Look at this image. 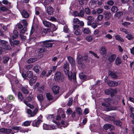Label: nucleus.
Listing matches in <instances>:
<instances>
[{
  "label": "nucleus",
  "mask_w": 134,
  "mask_h": 134,
  "mask_svg": "<svg viewBox=\"0 0 134 134\" xmlns=\"http://www.w3.org/2000/svg\"><path fill=\"white\" fill-rule=\"evenodd\" d=\"M24 103L28 107H29L31 109H33L34 108V106L30 104H29L27 102V100H24Z\"/></svg>",
  "instance_id": "obj_34"
},
{
  "label": "nucleus",
  "mask_w": 134,
  "mask_h": 134,
  "mask_svg": "<svg viewBox=\"0 0 134 134\" xmlns=\"http://www.w3.org/2000/svg\"><path fill=\"white\" fill-rule=\"evenodd\" d=\"M82 31L84 33L88 34L90 33L91 30L89 28H82Z\"/></svg>",
  "instance_id": "obj_25"
},
{
  "label": "nucleus",
  "mask_w": 134,
  "mask_h": 134,
  "mask_svg": "<svg viewBox=\"0 0 134 134\" xmlns=\"http://www.w3.org/2000/svg\"><path fill=\"white\" fill-rule=\"evenodd\" d=\"M103 9L98 8L97 10V13L98 14H101L103 12Z\"/></svg>",
  "instance_id": "obj_61"
},
{
  "label": "nucleus",
  "mask_w": 134,
  "mask_h": 134,
  "mask_svg": "<svg viewBox=\"0 0 134 134\" xmlns=\"http://www.w3.org/2000/svg\"><path fill=\"white\" fill-rule=\"evenodd\" d=\"M17 96L18 99L20 102L23 101L24 102V100L25 99H24L23 94L20 91H18Z\"/></svg>",
  "instance_id": "obj_14"
},
{
  "label": "nucleus",
  "mask_w": 134,
  "mask_h": 134,
  "mask_svg": "<svg viewBox=\"0 0 134 134\" xmlns=\"http://www.w3.org/2000/svg\"><path fill=\"white\" fill-rule=\"evenodd\" d=\"M22 15L23 17L24 18H27L29 16V13L25 10L23 11Z\"/></svg>",
  "instance_id": "obj_30"
},
{
  "label": "nucleus",
  "mask_w": 134,
  "mask_h": 134,
  "mask_svg": "<svg viewBox=\"0 0 134 134\" xmlns=\"http://www.w3.org/2000/svg\"><path fill=\"white\" fill-rule=\"evenodd\" d=\"M41 47L37 49V51L38 53H41L43 52H46L47 51L46 48L43 47L42 44L41 45Z\"/></svg>",
  "instance_id": "obj_18"
},
{
  "label": "nucleus",
  "mask_w": 134,
  "mask_h": 134,
  "mask_svg": "<svg viewBox=\"0 0 134 134\" xmlns=\"http://www.w3.org/2000/svg\"><path fill=\"white\" fill-rule=\"evenodd\" d=\"M127 35L126 36V37L129 40H131L133 39V37L132 35L130 34H126Z\"/></svg>",
  "instance_id": "obj_48"
},
{
  "label": "nucleus",
  "mask_w": 134,
  "mask_h": 134,
  "mask_svg": "<svg viewBox=\"0 0 134 134\" xmlns=\"http://www.w3.org/2000/svg\"><path fill=\"white\" fill-rule=\"evenodd\" d=\"M122 14L123 13L122 12H119L116 13L115 14V15L118 18H120Z\"/></svg>",
  "instance_id": "obj_52"
},
{
  "label": "nucleus",
  "mask_w": 134,
  "mask_h": 134,
  "mask_svg": "<svg viewBox=\"0 0 134 134\" xmlns=\"http://www.w3.org/2000/svg\"><path fill=\"white\" fill-rule=\"evenodd\" d=\"M0 42L2 44V45L1 46L2 47H3V46H4V45H5L6 43H8L6 41L4 40H1Z\"/></svg>",
  "instance_id": "obj_59"
},
{
  "label": "nucleus",
  "mask_w": 134,
  "mask_h": 134,
  "mask_svg": "<svg viewBox=\"0 0 134 134\" xmlns=\"http://www.w3.org/2000/svg\"><path fill=\"white\" fill-rule=\"evenodd\" d=\"M3 49L5 50H10L11 49L10 46L9 45L8 43H7L5 45H4L3 47H2Z\"/></svg>",
  "instance_id": "obj_24"
},
{
  "label": "nucleus",
  "mask_w": 134,
  "mask_h": 134,
  "mask_svg": "<svg viewBox=\"0 0 134 134\" xmlns=\"http://www.w3.org/2000/svg\"><path fill=\"white\" fill-rule=\"evenodd\" d=\"M67 58L71 66L72 67H74L75 65V62L74 59L70 56H68L67 57Z\"/></svg>",
  "instance_id": "obj_12"
},
{
  "label": "nucleus",
  "mask_w": 134,
  "mask_h": 134,
  "mask_svg": "<svg viewBox=\"0 0 134 134\" xmlns=\"http://www.w3.org/2000/svg\"><path fill=\"white\" fill-rule=\"evenodd\" d=\"M105 81L107 82L108 85L109 87H114L117 86L118 84L117 82L114 81H108V80L107 77V78H105Z\"/></svg>",
  "instance_id": "obj_8"
},
{
  "label": "nucleus",
  "mask_w": 134,
  "mask_h": 134,
  "mask_svg": "<svg viewBox=\"0 0 134 134\" xmlns=\"http://www.w3.org/2000/svg\"><path fill=\"white\" fill-rule=\"evenodd\" d=\"M37 98L39 101L40 102L43 101L44 100L43 96L41 94H39L37 96Z\"/></svg>",
  "instance_id": "obj_37"
},
{
  "label": "nucleus",
  "mask_w": 134,
  "mask_h": 134,
  "mask_svg": "<svg viewBox=\"0 0 134 134\" xmlns=\"http://www.w3.org/2000/svg\"><path fill=\"white\" fill-rule=\"evenodd\" d=\"M54 41V40L51 39L43 41L42 42L43 46V47L47 48H51L52 47L53 44H54V43L51 42H53Z\"/></svg>",
  "instance_id": "obj_4"
},
{
  "label": "nucleus",
  "mask_w": 134,
  "mask_h": 134,
  "mask_svg": "<svg viewBox=\"0 0 134 134\" xmlns=\"http://www.w3.org/2000/svg\"><path fill=\"white\" fill-rule=\"evenodd\" d=\"M115 38L116 40L119 41L121 42H123L124 41V40L119 35H116L115 36Z\"/></svg>",
  "instance_id": "obj_27"
},
{
  "label": "nucleus",
  "mask_w": 134,
  "mask_h": 134,
  "mask_svg": "<svg viewBox=\"0 0 134 134\" xmlns=\"http://www.w3.org/2000/svg\"><path fill=\"white\" fill-rule=\"evenodd\" d=\"M120 30L121 31L124 32L125 34H128L129 33L127 30L123 28H121Z\"/></svg>",
  "instance_id": "obj_55"
},
{
  "label": "nucleus",
  "mask_w": 134,
  "mask_h": 134,
  "mask_svg": "<svg viewBox=\"0 0 134 134\" xmlns=\"http://www.w3.org/2000/svg\"><path fill=\"white\" fill-rule=\"evenodd\" d=\"M80 21V20L77 18H74L73 20L74 23L77 24L79 23Z\"/></svg>",
  "instance_id": "obj_58"
},
{
  "label": "nucleus",
  "mask_w": 134,
  "mask_h": 134,
  "mask_svg": "<svg viewBox=\"0 0 134 134\" xmlns=\"http://www.w3.org/2000/svg\"><path fill=\"white\" fill-rule=\"evenodd\" d=\"M77 62L79 64H81L83 63V57L81 55L78 54L77 57Z\"/></svg>",
  "instance_id": "obj_16"
},
{
  "label": "nucleus",
  "mask_w": 134,
  "mask_h": 134,
  "mask_svg": "<svg viewBox=\"0 0 134 134\" xmlns=\"http://www.w3.org/2000/svg\"><path fill=\"white\" fill-rule=\"evenodd\" d=\"M26 31L27 29L26 27H24L20 30V32L21 34H24Z\"/></svg>",
  "instance_id": "obj_64"
},
{
  "label": "nucleus",
  "mask_w": 134,
  "mask_h": 134,
  "mask_svg": "<svg viewBox=\"0 0 134 134\" xmlns=\"http://www.w3.org/2000/svg\"><path fill=\"white\" fill-rule=\"evenodd\" d=\"M93 39V36L92 35H90L87 36L86 37V40L88 42H91Z\"/></svg>",
  "instance_id": "obj_33"
},
{
  "label": "nucleus",
  "mask_w": 134,
  "mask_h": 134,
  "mask_svg": "<svg viewBox=\"0 0 134 134\" xmlns=\"http://www.w3.org/2000/svg\"><path fill=\"white\" fill-rule=\"evenodd\" d=\"M54 12V9L51 6H49L47 9V13L49 15H52Z\"/></svg>",
  "instance_id": "obj_23"
},
{
  "label": "nucleus",
  "mask_w": 134,
  "mask_h": 134,
  "mask_svg": "<svg viewBox=\"0 0 134 134\" xmlns=\"http://www.w3.org/2000/svg\"><path fill=\"white\" fill-rule=\"evenodd\" d=\"M72 72L69 71L68 74H66V75L68 76L69 79L71 80L72 79Z\"/></svg>",
  "instance_id": "obj_44"
},
{
  "label": "nucleus",
  "mask_w": 134,
  "mask_h": 134,
  "mask_svg": "<svg viewBox=\"0 0 134 134\" xmlns=\"http://www.w3.org/2000/svg\"><path fill=\"white\" fill-rule=\"evenodd\" d=\"M117 73V72H115L111 70H109L108 72L109 75L113 79H116L118 78V76Z\"/></svg>",
  "instance_id": "obj_9"
},
{
  "label": "nucleus",
  "mask_w": 134,
  "mask_h": 134,
  "mask_svg": "<svg viewBox=\"0 0 134 134\" xmlns=\"http://www.w3.org/2000/svg\"><path fill=\"white\" fill-rule=\"evenodd\" d=\"M9 59V58L8 56L6 57L4 60L3 61V62L4 64L7 63Z\"/></svg>",
  "instance_id": "obj_54"
},
{
  "label": "nucleus",
  "mask_w": 134,
  "mask_h": 134,
  "mask_svg": "<svg viewBox=\"0 0 134 134\" xmlns=\"http://www.w3.org/2000/svg\"><path fill=\"white\" fill-rule=\"evenodd\" d=\"M59 87L57 86H54L52 88L53 92L55 95L59 93Z\"/></svg>",
  "instance_id": "obj_15"
},
{
  "label": "nucleus",
  "mask_w": 134,
  "mask_h": 134,
  "mask_svg": "<svg viewBox=\"0 0 134 134\" xmlns=\"http://www.w3.org/2000/svg\"><path fill=\"white\" fill-rule=\"evenodd\" d=\"M42 121L41 120L38 119L37 121H34L32 123V125L34 127H38Z\"/></svg>",
  "instance_id": "obj_19"
},
{
  "label": "nucleus",
  "mask_w": 134,
  "mask_h": 134,
  "mask_svg": "<svg viewBox=\"0 0 134 134\" xmlns=\"http://www.w3.org/2000/svg\"><path fill=\"white\" fill-rule=\"evenodd\" d=\"M42 22L45 26L47 27H50V28H53V31H55L57 29L54 24L47 21L46 20H42Z\"/></svg>",
  "instance_id": "obj_5"
},
{
  "label": "nucleus",
  "mask_w": 134,
  "mask_h": 134,
  "mask_svg": "<svg viewBox=\"0 0 134 134\" xmlns=\"http://www.w3.org/2000/svg\"><path fill=\"white\" fill-rule=\"evenodd\" d=\"M54 78L56 82H63L64 80V77L63 74L59 71H57L55 73Z\"/></svg>",
  "instance_id": "obj_3"
},
{
  "label": "nucleus",
  "mask_w": 134,
  "mask_h": 134,
  "mask_svg": "<svg viewBox=\"0 0 134 134\" xmlns=\"http://www.w3.org/2000/svg\"><path fill=\"white\" fill-rule=\"evenodd\" d=\"M105 92L106 94L110 95L111 97L114 96L116 94V91L111 88L108 89L105 91Z\"/></svg>",
  "instance_id": "obj_6"
},
{
  "label": "nucleus",
  "mask_w": 134,
  "mask_h": 134,
  "mask_svg": "<svg viewBox=\"0 0 134 134\" xmlns=\"http://www.w3.org/2000/svg\"><path fill=\"white\" fill-rule=\"evenodd\" d=\"M38 109L37 108H35L34 110L33 111L32 113L31 114V117H33L35 115H36V114L37 113L38 111Z\"/></svg>",
  "instance_id": "obj_40"
},
{
  "label": "nucleus",
  "mask_w": 134,
  "mask_h": 134,
  "mask_svg": "<svg viewBox=\"0 0 134 134\" xmlns=\"http://www.w3.org/2000/svg\"><path fill=\"white\" fill-rule=\"evenodd\" d=\"M33 98V97L32 96V95L30 96V95L29 96L26 98L25 100H27V102H30L32 100Z\"/></svg>",
  "instance_id": "obj_45"
},
{
  "label": "nucleus",
  "mask_w": 134,
  "mask_h": 134,
  "mask_svg": "<svg viewBox=\"0 0 134 134\" xmlns=\"http://www.w3.org/2000/svg\"><path fill=\"white\" fill-rule=\"evenodd\" d=\"M79 77L81 79L83 80L86 79L87 78V76L86 75L82 73L80 74Z\"/></svg>",
  "instance_id": "obj_42"
},
{
  "label": "nucleus",
  "mask_w": 134,
  "mask_h": 134,
  "mask_svg": "<svg viewBox=\"0 0 134 134\" xmlns=\"http://www.w3.org/2000/svg\"><path fill=\"white\" fill-rule=\"evenodd\" d=\"M46 97L49 100H52L53 99L52 96L50 93H47L46 94Z\"/></svg>",
  "instance_id": "obj_36"
},
{
  "label": "nucleus",
  "mask_w": 134,
  "mask_h": 134,
  "mask_svg": "<svg viewBox=\"0 0 134 134\" xmlns=\"http://www.w3.org/2000/svg\"><path fill=\"white\" fill-rule=\"evenodd\" d=\"M103 18V16L102 15H99L97 17V18L98 20L100 21L102 20Z\"/></svg>",
  "instance_id": "obj_60"
},
{
  "label": "nucleus",
  "mask_w": 134,
  "mask_h": 134,
  "mask_svg": "<svg viewBox=\"0 0 134 134\" xmlns=\"http://www.w3.org/2000/svg\"><path fill=\"white\" fill-rule=\"evenodd\" d=\"M26 72L27 79L28 78H31L29 81V83L30 84H32L36 81L37 77L34 75L32 71L28 70Z\"/></svg>",
  "instance_id": "obj_1"
},
{
  "label": "nucleus",
  "mask_w": 134,
  "mask_h": 134,
  "mask_svg": "<svg viewBox=\"0 0 134 134\" xmlns=\"http://www.w3.org/2000/svg\"><path fill=\"white\" fill-rule=\"evenodd\" d=\"M14 97L13 95H9L8 96L7 99L8 101L13 100L14 99Z\"/></svg>",
  "instance_id": "obj_43"
},
{
  "label": "nucleus",
  "mask_w": 134,
  "mask_h": 134,
  "mask_svg": "<svg viewBox=\"0 0 134 134\" xmlns=\"http://www.w3.org/2000/svg\"><path fill=\"white\" fill-rule=\"evenodd\" d=\"M106 52L107 50L104 47H102L99 50L100 53L102 55H105Z\"/></svg>",
  "instance_id": "obj_22"
},
{
  "label": "nucleus",
  "mask_w": 134,
  "mask_h": 134,
  "mask_svg": "<svg viewBox=\"0 0 134 134\" xmlns=\"http://www.w3.org/2000/svg\"><path fill=\"white\" fill-rule=\"evenodd\" d=\"M130 23L128 22H125L124 23H122V25L124 26L125 27H128L127 25H130Z\"/></svg>",
  "instance_id": "obj_53"
},
{
  "label": "nucleus",
  "mask_w": 134,
  "mask_h": 134,
  "mask_svg": "<svg viewBox=\"0 0 134 134\" xmlns=\"http://www.w3.org/2000/svg\"><path fill=\"white\" fill-rule=\"evenodd\" d=\"M12 108V105L10 104H7L6 106L4 108V110L6 112H9L11 111V109Z\"/></svg>",
  "instance_id": "obj_21"
},
{
  "label": "nucleus",
  "mask_w": 134,
  "mask_h": 134,
  "mask_svg": "<svg viewBox=\"0 0 134 134\" xmlns=\"http://www.w3.org/2000/svg\"><path fill=\"white\" fill-rule=\"evenodd\" d=\"M45 86L44 85L38 87L37 89V91L39 93H42L44 90Z\"/></svg>",
  "instance_id": "obj_28"
},
{
  "label": "nucleus",
  "mask_w": 134,
  "mask_h": 134,
  "mask_svg": "<svg viewBox=\"0 0 134 134\" xmlns=\"http://www.w3.org/2000/svg\"><path fill=\"white\" fill-rule=\"evenodd\" d=\"M113 123L118 126H121L122 125V122L119 120H115L113 121Z\"/></svg>",
  "instance_id": "obj_26"
},
{
  "label": "nucleus",
  "mask_w": 134,
  "mask_h": 134,
  "mask_svg": "<svg viewBox=\"0 0 134 134\" xmlns=\"http://www.w3.org/2000/svg\"><path fill=\"white\" fill-rule=\"evenodd\" d=\"M77 25H79L80 27V28H81V27H83L84 26V23L82 21H80L79 23Z\"/></svg>",
  "instance_id": "obj_63"
},
{
  "label": "nucleus",
  "mask_w": 134,
  "mask_h": 134,
  "mask_svg": "<svg viewBox=\"0 0 134 134\" xmlns=\"http://www.w3.org/2000/svg\"><path fill=\"white\" fill-rule=\"evenodd\" d=\"M89 53H90L92 54L95 57L98 59L99 58V57L98 56L97 54L94 53V52H93L92 51H89Z\"/></svg>",
  "instance_id": "obj_57"
},
{
  "label": "nucleus",
  "mask_w": 134,
  "mask_h": 134,
  "mask_svg": "<svg viewBox=\"0 0 134 134\" xmlns=\"http://www.w3.org/2000/svg\"><path fill=\"white\" fill-rule=\"evenodd\" d=\"M104 101L105 102L102 103V105L106 108L107 111H109L112 110V109L111 107V98H105L104 99Z\"/></svg>",
  "instance_id": "obj_2"
},
{
  "label": "nucleus",
  "mask_w": 134,
  "mask_h": 134,
  "mask_svg": "<svg viewBox=\"0 0 134 134\" xmlns=\"http://www.w3.org/2000/svg\"><path fill=\"white\" fill-rule=\"evenodd\" d=\"M115 63L116 65H118L121 63V61L120 57H117L115 59Z\"/></svg>",
  "instance_id": "obj_29"
},
{
  "label": "nucleus",
  "mask_w": 134,
  "mask_h": 134,
  "mask_svg": "<svg viewBox=\"0 0 134 134\" xmlns=\"http://www.w3.org/2000/svg\"><path fill=\"white\" fill-rule=\"evenodd\" d=\"M116 57V55L115 54H112L108 57V60L110 63L113 62L115 60Z\"/></svg>",
  "instance_id": "obj_17"
},
{
  "label": "nucleus",
  "mask_w": 134,
  "mask_h": 134,
  "mask_svg": "<svg viewBox=\"0 0 134 134\" xmlns=\"http://www.w3.org/2000/svg\"><path fill=\"white\" fill-rule=\"evenodd\" d=\"M74 29L75 30V34L77 35H79L82 33V31L80 30V27L79 25H74Z\"/></svg>",
  "instance_id": "obj_11"
},
{
  "label": "nucleus",
  "mask_w": 134,
  "mask_h": 134,
  "mask_svg": "<svg viewBox=\"0 0 134 134\" xmlns=\"http://www.w3.org/2000/svg\"><path fill=\"white\" fill-rule=\"evenodd\" d=\"M84 10H81L80 11V12L79 13V16L81 17H83L84 15Z\"/></svg>",
  "instance_id": "obj_50"
},
{
  "label": "nucleus",
  "mask_w": 134,
  "mask_h": 134,
  "mask_svg": "<svg viewBox=\"0 0 134 134\" xmlns=\"http://www.w3.org/2000/svg\"><path fill=\"white\" fill-rule=\"evenodd\" d=\"M9 42L11 44V46L12 47H15L14 46H17L20 44V41H19L14 40L13 41L11 40H9Z\"/></svg>",
  "instance_id": "obj_13"
},
{
  "label": "nucleus",
  "mask_w": 134,
  "mask_h": 134,
  "mask_svg": "<svg viewBox=\"0 0 134 134\" xmlns=\"http://www.w3.org/2000/svg\"><path fill=\"white\" fill-rule=\"evenodd\" d=\"M103 14L104 16V19L106 21L109 20L111 17V13L110 12L108 11H104L103 12Z\"/></svg>",
  "instance_id": "obj_10"
},
{
  "label": "nucleus",
  "mask_w": 134,
  "mask_h": 134,
  "mask_svg": "<svg viewBox=\"0 0 134 134\" xmlns=\"http://www.w3.org/2000/svg\"><path fill=\"white\" fill-rule=\"evenodd\" d=\"M118 9V8L115 6H113L111 8V11L112 12L115 13L117 12Z\"/></svg>",
  "instance_id": "obj_51"
},
{
  "label": "nucleus",
  "mask_w": 134,
  "mask_h": 134,
  "mask_svg": "<svg viewBox=\"0 0 134 134\" xmlns=\"http://www.w3.org/2000/svg\"><path fill=\"white\" fill-rule=\"evenodd\" d=\"M43 127V128L44 130H50V125H49L44 124Z\"/></svg>",
  "instance_id": "obj_38"
},
{
  "label": "nucleus",
  "mask_w": 134,
  "mask_h": 134,
  "mask_svg": "<svg viewBox=\"0 0 134 134\" xmlns=\"http://www.w3.org/2000/svg\"><path fill=\"white\" fill-rule=\"evenodd\" d=\"M0 132L1 133H4V134H9L11 133L12 134H14L16 133L15 132H12V130L10 129H7L4 128H2L0 129Z\"/></svg>",
  "instance_id": "obj_7"
},
{
  "label": "nucleus",
  "mask_w": 134,
  "mask_h": 134,
  "mask_svg": "<svg viewBox=\"0 0 134 134\" xmlns=\"http://www.w3.org/2000/svg\"><path fill=\"white\" fill-rule=\"evenodd\" d=\"M20 88L24 94H27L29 93V91L27 88L22 85L20 87Z\"/></svg>",
  "instance_id": "obj_20"
},
{
  "label": "nucleus",
  "mask_w": 134,
  "mask_h": 134,
  "mask_svg": "<svg viewBox=\"0 0 134 134\" xmlns=\"http://www.w3.org/2000/svg\"><path fill=\"white\" fill-rule=\"evenodd\" d=\"M76 110L77 113L79 115H82V110L80 108L78 107L76 108Z\"/></svg>",
  "instance_id": "obj_32"
},
{
  "label": "nucleus",
  "mask_w": 134,
  "mask_h": 134,
  "mask_svg": "<svg viewBox=\"0 0 134 134\" xmlns=\"http://www.w3.org/2000/svg\"><path fill=\"white\" fill-rule=\"evenodd\" d=\"M0 9L2 11H6L8 10V9L4 6L1 7L0 8Z\"/></svg>",
  "instance_id": "obj_62"
},
{
  "label": "nucleus",
  "mask_w": 134,
  "mask_h": 134,
  "mask_svg": "<svg viewBox=\"0 0 134 134\" xmlns=\"http://www.w3.org/2000/svg\"><path fill=\"white\" fill-rule=\"evenodd\" d=\"M50 29H44L42 31V32L43 33H44L47 35V34H48L49 31Z\"/></svg>",
  "instance_id": "obj_46"
},
{
  "label": "nucleus",
  "mask_w": 134,
  "mask_h": 134,
  "mask_svg": "<svg viewBox=\"0 0 134 134\" xmlns=\"http://www.w3.org/2000/svg\"><path fill=\"white\" fill-rule=\"evenodd\" d=\"M51 28L52 29V30H51V29H50L49 31L48 34H47V35H49L53 36H54V34L53 33V32L54 31H53V28Z\"/></svg>",
  "instance_id": "obj_47"
},
{
  "label": "nucleus",
  "mask_w": 134,
  "mask_h": 134,
  "mask_svg": "<svg viewBox=\"0 0 134 134\" xmlns=\"http://www.w3.org/2000/svg\"><path fill=\"white\" fill-rule=\"evenodd\" d=\"M69 64L68 62H66V63L64 65L63 68V69H67L68 68H69Z\"/></svg>",
  "instance_id": "obj_56"
},
{
  "label": "nucleus",
  "mask_w": 134,
  "mask_h": 134,
  "mask_svg": "<svg viewBox=\"0 0 134 134\" xmlns=\"http://www.w3.org/2000/svg\"><path fill=\"white\" fill-rule=\"evenodd\" d=\"M31 121H26L24 122L22 125L24 126H28L30 125Z\"/></svg>",
  "instance_id": "obj_35"
},
{
  "label": "nucleus",
  "mask_w": 134,
  "mask_h": 134,
  "mask_svg": "<svg viewBox=\"0 0 134 134\" xmlns=\"http://www.w3.org/2000/svg\"><path fill=\"white\" fill-rule=\"evenodd\" d=\"M85 13L89 15L90 14L91 10L88 7L85 8Z\"/></svg>",
  "instance_id": "obj_49"
},
{
  "label": "nucleus",
  "mask_w": 134,
  "mask_h": 134,
  "mask_svg": "<svg viewBox=\"0 0 134 134\" xmlns=\"http://www.w3.org/2000/svg\"><path fill=\"white\" fill-rule=\"evenodd\" d=\"M40 69V67L37 65L34 67L33 70L36 73H38L39 72Z\"/></svg>",
  "instance_id": "obj_31"
},
{
  "label": "nucleus",
  "mask_w": 134,
  "mask_h": 134,
  "mask_svg": "<svg viewBox=\"0 0 134 134\" xmlns=\"http://www.w3.org/2000/svg\"><path fill=\"white\" fill-rule=\"evenodd\" d=\"M36 60V58H30L27 60V63H28L30 64L35 62Z\"/></svg>",
  "instance_id": "obj_41"
},
{
  "label": "nucleus",
  "mask_w": 134,
  "mask_h": 134,
  "mask_svg": "<svg viewBox=\"0 0 134 134\" xmlns=\"http://www.w3.org/2000/svg\"><path fill=\"white\" fill-rule=\"evenodd\" d=\"M111 125L110 124H105L103 128L105 130H107L108 129L111 128Z\"/></svg>",
  "instance_id": "obj_39"
}]
</instances>
